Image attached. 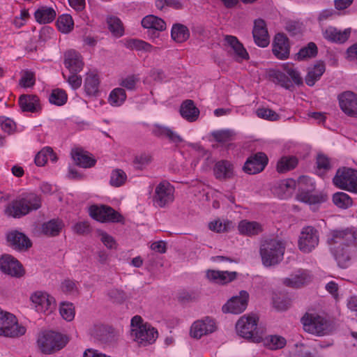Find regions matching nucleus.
I'll use <instances>...</instances> for the list:
<instances>
[{"label": "nucleus", "instance_id": "nucleus-40", "mask_svg": "<svg viewBox=\"0 0 357 357\" xmlns=\"http://www.w3.org/2000/svg\"><path fill=\"white\" fill-rule=\"evenodd\" d=\"M56 17V12L52 8L42 7L35 12V18L40 24L52 22Z\"/></svg>", "mask_w": 357, "mask_h": 357}, {"label": "nucleus", "instance_id": "nucleus-64", "mask_svg": "<svg viewBox=\"0 0 357 357\" xmlns=\"http://www.w3.org/2000/svg\"><path fill=\"white\" fill-rule=\"evenodd\" d=\"M61 288L62 291L67 294H74L77 291L76 282L70 280H65L61 283Z\"/></svg>", "mask_w": 357, "mask_h": 357}, {"label": "nucleus", "instance_id": "nucleus-13", "mask_svg": "<svg viewBox=\"0 0 357 357\" xmlns=\"http://www.w3.org/2000/svg\"><path fill=\"white\" fill-rule=\"evenodd\" d=\"M268 161V157L264 153L258 152L246 160L243 169L248 174H258L264 169Z\"/></svg>", "mask_w": 357, "mask_h": 357}, {"label": "nucleus", "instance_id": "nucleus-32", "mask_svg": "<svg viewBox=\"0 0 357 357\" xmlns=\"http://www.w3.org/2000/svg\"><path fill=\"white\" fill-rule=\"evenodd\" d=\"M311 278L308 273L304 271H299L297 273L291 275L289 278L284 280V284L290 287L298 288L308 283Z\"/></svg>", "mask_w": 357, "mask_h": 357}, {"label": "nucleus", "instance_id": "nucleus-38", "mask_svg": "<svg viewBox=\"0 0 357 357\" xmlns=\"http://www.w3.org/2000/svg\"><path fill=\"white\" fill-rule=\"evenodd\" d=\"M324 72V63L323 62L317 63L312 68L309 69L305 79V83L310 86H314L315 82L320 79Z\"/></svg>", "mask_w": 357, "mask_h": 357}, {"label": "nucleus", "instance_id": "nucleus-50", "mask_svg": "<svg viewBox=\"0 0 357 357\" xmlns=\"http://www.w3.org/2000/svg\"><path fill=\"white\" fill-rule=\"evenodd\" d=\"M152 161V156L146 153H142L135 156L133 165L136 169H143Z\"/></svg>", "mask_w": 357, "mask_h": 357}, {"label": "nucleus", "instance_id": "nucleus-48", "mask_svg": "<svg viewBox=\"0 0 357 357\" xmlns=\"http://www.w3.org/2000/svg\"><path fill=\"white\" fill-rule=\"evenodd\" d=\"M317 54V47L314 43H310L306 47L301 48L297 53L298 60L314 57Z\"/></svg>", "mask_w": 357, "mask_h": 357}, {"label": "nucleus", "instance_id": "nucleus-36", "mask_svg": "<svg viewBox=\"0 0 357 357\" xmlns=\"http://www.w3.org/2000/svg\"><path fill=\"white\" fill-rule=\"evenodd\" d=\"M99 78L94 72H89L84 79V90L87 95L95 96L98 92Z\"/></svg>", "mask_w": 357, "mask_h": 357}, {"label": "nucleus", "instance_id": "nucleus-20", "mask_svg": "<svg viewBox=\"0 0 357 357\" xmlns=\"http://www.w3.org/2000/svg\"><path fill=\"white\" fill-rule=\"evenodd\" d=\"M252 35L255 43L261 47H265L269 44V36L264 20L258 19L255 21Z\"/></svg>", "mask_w": 357, "mask_h": 357}, {"label": "nucleus", "instance_id": "nucleus-12", "mask_svg": "<svg viewBox=\"0 0 357 357\" xmlns=\"http://www.w3.org/2000/svg\"><path fill=\"white\" fill-rule=\"evenodd\" d=\"M357 241V231L354 229H345L332 231L328 238V243L331 249L335 245H344Z\"/></svg>", "mask_w": 357, "mask_h": 357}, {"label": "nucleus", "instance_id": "nucleus-8", "mask_svg": "<svg viewBox=\"0 0 357 357\" xmlns=\"http://www.w3.org/2000/svg\"><path fill=\"white\" fill-rule=\"evenodd\" d=\"M305 331L317 335H324L328 331V323L324 317L312 313H305L301 319Z\"/></svg>", "mask_w": 357, "mask_h": 357}, {"label": "nucleus", "instance_id": "nucleus-27", "mask_svg": "<svg viewBox=\"0 0 357 357\" xmlns=\"http://www.w3.org/2000/svg\"><path fill=\"white\" fill-rule=\"evenodd\" d=\"M91 334L98 340L107 342L114 339V329L109 326L95 325L91 330Z\"/></svg>", "mask_w": 357, "mask_h": 357}, {"label": "nucleus", "instance_id": "nucleus-31", "mask_svg": "<svg viewBox=\"0 0 357 357\" xmlns=\"http://www.w3.org/2000/svg\"><path fill=\"white\" fill-rule=\"evenodd\" d=\"M241 234L252 236L258 235L263 231L262 225L255 221L241 220L238 226Z\"/></svg>", "mask_w": 357, "mask_h": 357}, {"label": "nucleus", "instance_id": "nucleus-2", "mask_svg": "<svg viewBox=\"0 0 357 357\" xmlns=\"http://www.w3.org/2000/svg\"><path fill=\"white\" fill-rule=\"evenodd\" d=\"M140 316L133 317L130 321V335L140 345L153 343L158 337V331L149 324H143Z\"/></svg>", "mask_w": 357, "mask_h": 357}, {"label": "nucleus", "instance_id": "nucleus-4", "mask_svg": "<svg viewBox=\"0 0 357 357\" xmlns=\"http://www.w3.org/2000/svg\"><path fill=\"white\" fill-rule=\"evenodd\" d=\"M258 318L255 315L242 316L236 324L237 334L254 342H259L262 337L257 329Z\"/></svg>", "mask_w": 357, "mask_h": 357}, {"label": "nucleus", "instance_id": "nucleus-45", "mask_svg": "<svg viewBox=\"0 0 357 357\" xmlns=\"http://www.w3.org/2000/svg\"><path fill=\"white\" fill-rule=\"evenodd\" d=\"M107 23L109 31L113 35L116 37L123 36L124 29L119 18L115 16H109L107 18Z\"/></svg>", "mask_w": 357, "mask_h": 357}, {"label": "nucleus", "instance_id": "nucleus-25", "mask_svg": "<svg viewBox=\"0 0 357 357\" xmlns=\"http://www.w3.org/2000/svg\"><path fill=\"white\" fill-rule=\"evenodd\" d=\"M237 273L235 271H221L215 270H208L206 271V278L213 282L225 284L232 282L236 278Z\"/></svg>", "mask_w": 357, "mask_h": 357}, {"label": "nucleus", "instance_id": "nucleus-16", "mask_svg": "<svg viewBox=\"0 0 357 357\" xmlns=\"http://www.w3.org/2000/svg\"><path fill=\"white\" fill-rule=\"evenodd\" d=\"M0 269L11 276L21 277L24 274L22 265L10 255H3L0 258Z\"/></svg>", "mask_w": 357, "mask_h": 357}, {"label": "nucleus", "instance_id": "nucleus-49", "mask_svg": "<svg viewBox=\"0 0 357 357\" xmlns=\"http://www.w3.org/2000/svg\"><path fill=\"white\" fill-rule=\"evenodd\" d=\"M127 179V175L123 170L116 169L112 172L110 177V184L112 186L119 187L124 184Z\"/></svg>", "mask_w": 357, "mask_h": 357}, {"label": "nucleus", "instance_id": "nucleus-34", "mask_svg": "<svg viewBox=\"0 0 357 357\" xmlns=\"http://www.w3.org/2000/svg\"><path fill=\"white\" fill-rule=\"evenodd\" d=\"M225 40L233 50L236 56L241 59H248L249 55L243 44L238 38L233 36H226Z\"/></svg>", "mask_w": 357, "mask_h": 357}, {"label": "nucleus", "instance_id": "nucleus-19", "mask_svg": "<svg viewBox=\"0 0 357 357\" xmlns=\"http://www.w3.org/2000/svg\"><path fill=\"white\" fill-rule=\"evenodd\" d=\"M142 25L144 28L149 29V35L151 38H157L159 33L157 31H162L166 29L165 21L153 15L144 17L142 20Z\"/></svg>", "mask_w": 357, "mask_h": 357}, {"label": "nucleus", "instance_id": "nucleus-35", "mask_svg": "<svg viewBox=\"0 0 357 357\" xmlns=\"http://www.w3.org/2000/svg\"><path fill=\"white\" fill-rule=\"evenodd\" d=\"M63 227V222L59 219H52L44 222L41 227L42 233L47 236H58Z\"/></svg>", "mask_w": 357, "mask_h": 357}, {"label": "nucleus", "instance_id": "nucleus-33", "mask_svg": "<svg viewBox=\"0 0 357 357\" xmlns=\"http://www.w3.org/2000/svg\"><path fill=\"white\" fill-rule=\"evenodd\" d=\"M180 113L183 118L192 122L198 118L199 110L192 100H186L181 104Z\"/></svg>", "mask_w": 357, "mask_h": 357}, {"label": "nucleus", "instance_id": "nucleus-15", "mask_svg": "<svg viewBox=\"0 0 357 357\" xmlns=\"http://www.w3.org/2000/svg\"><path fill=\"white\" fill-rule=\"evenodd\" d=\"M341 109L349 116H357V95L346 91L338 96Z\"/></svg>", "mask_w": 357, "mask_h": 357}, {"label": "nucleus", "instance_id": "nucleus-57", "mask_svg": "<svg viewBox=\"0 0 357 357\" xmlns=\"http://www.w3.org/2000/svg\"><path fill=\"white\" fill-rule=\"evenodd\" d=\"M231 225V222L229 221L222 222L220 220H218L210 222L208 227L211 231L220 233L227 231L229 229Z\"/></svg>", "mask_w": 357, "mask_h": 357}, {"label": "nucleus", "instance_id": "nucleus-61", "mask_svg": "<svg viewBox=\"0 0 357 357\" xmlns=\"http://www.w3.org/2000/svg\"><path fill=\"white\" fill-rule=\"evenodd\" d=\"M0 126L1 129L8 134H10L15 129V122L10 119L4 116L0 117Z\"/></svg>", "mask_w": 357, "mask_h": 357}, {"label": "nucleus", "instance_id": "nucleus-28", "mask_svg": "<svg viewBox=\"0 0 357 357\" xmlns=\"http://www.w3.org/2000/svg\"><path fill=\"white\" fill-rule=\"evenodd\" d=\"M19 104L23 112H37L41 108L39 98L36 95H22L19 98Z\"/></svg>", "mask_w": 357, "mask_h": 357}, {"label": "nucleus", "instance_id": "nucleus-54", "mask_svg": "<svg viewBox=\"0 0 357 357\" xmlns=\"http://www.w3.org/2000/svg\"><path fill=\"white\" fill-rule=\"evenodd\" d=\"M50 102L56 105H63L67 100V95L63 90L54 89L50 96Z\"/></svg>", "mask_w": 357, "mask_h": 357}, {"label": "nucleus", "instance_id": "nucleus-18", "mask_svg": "<svg viewBox=\"0 0 357 357\" xmlns=\"http://www.w3.org/2000/svg\"><path fill=\"white\" fill-rule=\"evenodd\" d=\"M31 299L38 312H51L55 307L54 298L46 292L36 291L31 296Z\"/></svg>", "mask_w": 357, "mask_h": 357}, {"label": "nucleus", "instance_id": "nucleus-41", "mask_svg": "<svg viewBox=\"0 0 357 357\" xmlns=\"http://www.w3.org/2000/svg\"><path fill=\"white\" fill-rule=\"evenodd\" d=\"M172 38L177 43H183L190 37L188 29L181 24H176L172 26L171 31Z\"/></svg>", "mask_w": 357, "mask_h": 357}, {"label": "nucleus", "instance_id": "nucleus-22", "mask_svg": "<svg viewBox=\"0 0 357 357\" xmlns=\"http://www.w3.org/2000/svg\"><path fill=\"white\" fill-rule=\"evenodd\" d=\"M273 53L279 59H285L289 55V40L284 33H278L273 41Z\"/></svg>", "mask_w": 357, "mask_h": 357}, {"label": "nucleus", "instance_id": "nucleus-43", "mask_svg": "<svg viewBox=\"0 0 357 357\" xmlns=\"http://www.w3.org/2000/svg\"><path fill=\"white\" fill-rule=\"evenodd\" d=\"M48 159L51 160L52 162H56L57 157L52 148L45 147L36 155L35 163L37 166L42 167L45 165Z\"/></svg>", "mask_w": 357, "mask_h": 357}, {"label": "nucleus", "instance_id": "nucleus-21", "mask_svg": "<svg viewBox=\"0 0 357 357\" xmlns=\"http://www.w3.org/2000/svg\"><path fill=\"white\" fill-rule=\"evenodd\" d=\"M6 238L8 245L17 250H26L32 245L30 239L23 233L17 231L9 232Z\"/></svg>", "mask_w": 357, "mask_h": 357}, {"label": "nucleus", "instance_id": "nucleus-46", "mask_svg": "<svg viewBox=\"0 0 357 357\" xmlns=\"http://www.w3.org/2000/svg\"><path fill=\"white\" fill-rule=\"evenodd\" d=\"M333 202L335 206L341 208H347L352 205L351 198L343 192L335 193L333 196Z\"/></svg>", "mask_w": 357, "mask_h": 357}, {"label": "nucleus", "instance_id": "nucleus-55", "mask_svg": "<svg viewBox=\"0 0 357 357\" xmlns=\"http://www.w3.org/2000/svg\"><path fill=\"white\" fill-rule=\"evenodd\" d=\"M59 312L61 316L68 321H70L74 319L75 310L72 303H61Z\"/></svg>", "mask_w": 357, "mask_h": 357}, {"label": "nucleus", "instance_id": "nucleus-1", "mask_svg": "<svg viewBox=\"0 0 357 357\" xmlns=\"http://www.w3.org/2000/svg\"><path fill=\"white\" fill-rule=\"evenodd\" d=\"M284 243L276 238H266L261 242L259 253L262 263L266 266L275 265L283 259Z\"/></svg>", "mask_w": 357, "mask_h": 357}, {"label": "nucleus", "instance_id": "nucleus-42", "mask_svg": "<svg viewBox=\"0 0 357 357\" xmlns=\"http://www.w3.org/2000/svg\"><path fill=\"white\" fill-rule=\"evenodd\" d=\"M298 165V159L294 156H283L277 163V171L284 173L294 169Z\"/></svg>", "mask_w": 357, "mask_h": 357}, {"label": "nucleus", "instance_id": "nucleus-62", "mask_svg": "<svg viewBox=\"0 0 357 357\" xmlns=\"http://www.w3.org/2000/svg\"><path fill=\"white\" fill-rule=\"evenodd\" d=\"M73 231L79 235H84L91 231V228L88 222L83 221L76 223L73 226Z\"/></svg>", "mask_w": 357, "mask_h": 357}, {"label": "nucleus", "instance_id": "nucleus-7", "mask_svg": "<svg viewBox=\"0 0 357 357\" xmlns=\"http://www.w3.org/2000/svg\"><path fill=\"white\" fill-rule=\"evenodd\" d=\"M333 182L340 189L357 193V170L348 167L340 168L333 178Z\"/></svg>", "mask_w": 357, "mask_h": 357}, {"label": "nucleus", "instance_id": "nucleus-47", "mask_svg": "<svg viewBox=\"0 0 357 357\" xmlns=\"http://www.w3.org/2000/svg\"><path fill=\"white\" fill-rule=\"evenodd\" d=\"M56 25L60 31L67 33L73 29L74 23L70 15H62L58 18Z\"/></svg>", "mask_w": 357, "mask_h": 357}, {"label": "nucleus", "instance_id": "nucleus-26", "mask_svg": "<svg viewBox=\"0 0 357 357\" xmlns=\"http://www.w3.org/2000/svg\"><path fill=\"white\" fill-rule=\"evenodd\" d=\"M351 29H346L344 31L329 26L324 31L325 39L333 43H343L347 41L350 36Z\"/></svg>", "mask_w": 357, "mask_h": 357}, {"label": "nucleus", "instance_id": "nucleus-52", "mask_svg": "<svg viewBox=\"0 0 357 357\" xmlns=\"http://www.w3.org/2000/svg\"><path fill=\"white\" fill-rule=\"evenodd\" d=\"M282 68L296 84L300 85L303 84V79L301 77L299 72L294 67L292 64L289 63L283 64Z\"/></svg>", "mask_w": 357, "mask_h": 357}, {"label": "nucleus", "instance_id": "nucleus-44", "mask_svg": "<svg viewBox=\"0 0 357 357\" xmlns=\"http://www.w3.org/2000/svg\"><path fill=\"white\" fill-rule=\"evenodd\" d=\"M126 99V93L125 89L123 88H115L113 89L109 96L108 102L112 106L121 105Z\"/></svg>", "mask_w": 357, "mask_h": 357}, {"label": "nucleus", "instance_id": "nucleus-17", "mask_svg": "<svg viewBox=\"0 0 357 357\" xmlns=\"http://www.w3.org/2000/svg\"><path fill=\"white\" fill-rule=\"evenodd\" d=\"M213 172L215 178L221 181L231 179L235 176L234 164L227 160L215 162Z\"/></svg>", "mask_w": 357, "mask_h": 357}, {"label": "nucleus", "instance_id": "nucleus-14", "mask_svg": "<svg viewBox=\"0 0 357 357\" xmlns=\"http://www.w3.org/2000/svg\"><path fill=\"white\" fill-rule=\"evenodd\" d=\"M249 295L247 291H241L239 296L232 297L222 306V311L225 313L240 314L247 307Z\"/></svg>", "mask_w": 357, "mask_h": 357}, {"label": "nucleus", "instance_id": "nucleus-60", "mask_svg": "<svg viewBox=\"0 0 357 357\" xmlns=\"http://www.w3.org/2000/svg\"><path fill=\"white\" fill-rule=\"evenodd\" d=\"M107 295L114 303H122L126 298L125 293L117 289H110Z\"/></svg>", "mask_w": 357, "mask_h": 357}, {"label": "nucleus", "instance_id": "nucleus-3", "mask_svg": "<svg viewBox=\"0 0 357 357\" xmlns=\"http://www.w3.org/2000/svg\"><path fill=\"white\" fill-rule=\"evenodd\" d=\"M41 199L35 194H28L8 206L6 213L13 218H20L40 208Z\"/></svg>", "mask_w": 357, "mask_h": 357}, {"label": "nucleus", "instance_id": "nucleus-29", "mask_svg": "<svg viewBox=\"0 0 357 357\" xmlns=\"http://www.w3.org/2000/svg\"><path fill=\"white\" fill-rule=\"evenodd\" d=\"M296 199L301 202L310 205H316L326 202L328 196L323 192L311 194L308 191L299 190L298 193L296 195Z\"/></svg>", "mask_w": 357, "mask_h": 357}, {"label": "nucleus", "instance_id": "nucleus-51", "mask_svg": "<svg viewBox=\"0 0 357 357\" xmlns=\"http://www.w3.org/2000/svg\"><path fill=\"white\" fill-rule=\"evenodd\" d=\"M285 344V339L281 336L270 335L265 339V344L272 350L281 349Z\"/></svg>", "mask_w": 357, "mask_h": 357}, {"label": "nucleus", "instance_id": "nucleus-59", "mask_svg": "<svg viewBox=\"0 0 357 357\" xmlns=\"http://www.w3.org/2000/svg\"><path fill=\"white\" fill-rule=\"evenodd\" d=\"M128 46L137 50H144L146 52H151L153 49L152 45L146 43L145 41L132 39L128 42Z\"/></svg>", "mask_w": 357, "mask_h": 357}, {"label": "nucleus", "instance_id": "nucleus-39", "mask_svg": "<svg viewBox=\"0 0 357 357\" xmlns=\"http://www.w3.org/2000/svg\"><path fill=\"white\" fill-rule=\"evenodd\" d=\"M267 76L270 81L275 84H280L281 86L286 89H289L292 86L291 82L289 77L284 73L279 70L274 69L269 70Z\"/></svg>", "mask_w": 357, "mask_h": 357}, {"label": "nucleus", "instance_id": "nucleus-37", "mask_svg": "<svg viewBox=\"0 0 357 357\" xmlns=\"http://www.w3.org/2000/svg\"><path fill=\"white\" fill-rule=\"evenodd\" d=\"M296 188V181L288 178L280 181L275 187V192L281 199H286L291 190Z\"/></svg>", "mask_w": 357, "mask_h": 357}, {"label": "nucleus", "instance_id": "nucleus-30", "mask_svg": "<svg viewBox=\"0 0 357 357\" xmlns=\"http://www.w3.org/2000/svg\"><path fill=\"white\" fill-rule=\"evenodd\" d=\"M72 156L77 165L83 168H89L95 165L96 160L90 156L86 151L76 149L72 151Z\"/></svg>", "mask_w": 357, "mask_h": 357}, {"label": "nucleus", "instance_id": "nucleus-11", "mask_svg": "<svg viewBox=\"0 0 357 357\" xmlns=\"http://www.w3.org/2000/svg\"><path fill=\"white\" fill-rule=\"evenodd\" d=\"M174 188L167 181L160 183L155 188L153 200L160 207L172 203L174 199Z\"/></svg>", "mask_w": 357, "mask_h": 357}, {"label": "nucleus", "instance_id": "nucleus-56", "mask_svg": "<svg viewBox=\"0 0 357 357\" xmlns=\"http://www.w3.org/2000/svg\"><path fill=\"white\" fill-rule=\"evenodd\" d=\"M256 113L258 117L273 121L278 120L280 117L275 111L265 107L257 109Z\"/></svg>", "mask_w": 357, "mask_h": 357}, {"label": "nucleus", "instance_id": "nucleus-53", "mask_svg": "<svg viewBox=\"0 0 357 357\" xmlns=\"http://www.w3.org/2000/svg\"><path fill=\"white\" fill-rule=\"evenodd\" d=\"M139 81V77L138 75H129L121 79L119 85L128 90L134 91Z\"/></svg>", "mask_w": 357, "mask_h": 357}, {"label": "nucleus", "instance_id": "nucleus-58", "mask_svg": "<svg viewBox=\"0 0 357 357\" xmlns=\"http://www.w3.org/2000/svg\"><path fill=\"white\" fill-rule=\"evenodd\" d=\"M233 132L229 130H217L212 132V136L218 142H227L231 140Z\"/></svg>", "mask_w": 357, "mask_h": 357}, {"label": "nucleus", "instance_id": "nucleus-5", "mask_svg": "<svg viewBox=\"0 0 357 357\" xmlns=\"http://www.w3.org/2000/svg\"><path fill=\"white\" fill-rule=\"evenodd\" d=\"M37 343L42 353L50 354L62 349L67 343V339L60 333L45 331L39 335Z\"/></svg>", "mask_w": 357, "mask_h": 357}, {"label": "nucleus", "instance_id": "nucleus-6", "mask_svg": "<svg viewBox=\"0 0 357 357\" xmlns=\"http://www.w3.org/2000/svg\"><path fill=\"white\" fill-rule=\"evenodd\" d=\"M25 332V327L18 324L14 314L0 309V335L17 337Z\"/></svg>", "mask_w": 357, "mask_h": 357}, {"label": "nucleus", "instance_id": "nucleus-10", "mask_svg": "<svg viewBox=\"0 0 357 357\" xmlns=\"http://www.w3.org/2000/svg\"><path fill=\"white\" fill-rule=\"evenodd\" d=\"M319 243L318 231L311 226L303 228L298 240V248L305 253L310 252Z\"/></svg>", "mask_w": 357, "mask_h": 357}, {"label": "nucleus", "instance_id": "nucleus-9", "mask_svg": "<svg viewBox=\"0 0 357 357\" xmlns=\"http://www.w3.org/2000/svg\"><path fill=\"white\" fill-rule=\"evenodd\" d=\"M90 215L95 220L102 222H121L124 221L123 217L110 206L102 205L100 206H91L89 209Z\"/></svg>", "mask_w": 357, "mask_h": 357}, {"label": "nucleus", "instance_id": "nucleus-24", "mask_svg": "<svg viewBox=\"0 0 357 357\" xmlns=\"http://www.w3.org/2000/svg\"><path fill=\"white\" fill-rule=\"evenodd\" d=\"M64 57L65 66L70 70L71 73H77L82 70L84 63L79 53L75 50H70L65 53Z\"/></svg>", "mask_w": 357, "mask_h": 357}, {"label": "nucleus", "instance_id": "nucleus-63", "mask_svg": "<svg viewBox=\"0 0 357 357\" xmlns=\"http://www.w3.org/2000/svg\"><path fill=\"white\" fill-rule=\"evenodd\" d=\"M317 165L319 170L324 169V171H327L331 169L330 160L324 154H319L317 155Z\"/></svg>", "mask_w": 357, "mask_h": 357}, {"label": "nucleus", "instance_id": "nucleus-23", "mask_svg": "<svg viewBox=\"0 0 357 357\" xmlns=\"http://www.w3.org/2000/svg\"><path fill=\"white\" fill-rule=\"evenodd\" d=\"M215 331L214 321L206 319L205 321H197L194 322L190 328L192 337L199 339L204 335L211 333Z\"/></svg>", "mask_w": 357, "mask_h": 357}]
</instances>
